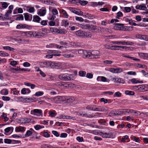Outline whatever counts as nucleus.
Masks as SVG:
<instances>
[{
  "instance_id": "nucleus-1",
  "label": "nucleus",
  "mask_w": 148,
  "mask_h": 148,
  "mask_svg": "<svg viewBox=\"0 0 148 148\" xmlns=\"http://www.w3.org/2000/svg\"><path fill=\"white\" fill-rule=\"evenodd\" d=\"M76 35L82 38L90 37L92 36L91 34L89 32H85L79 30L75 32Z\"/></svg>"
},
{
  "instance_id": "nucleus-2",
  "label": "nucleus",
  "mask_w": 148,
  "mask_h": 148,
  "mask_svg": "<svg viewBox=\"0 0 148 148\" xmlns=\"http://www.w3.org/2000/svg\"><path fill=\"white\" fill-rule=\"evenodd\" d=\"M23 34H24L27 37H32L36 36H43L44 35L42 33H38V32L33 31H28L23 32Z\"/></svg>"
},
{
  "instance_id": "nucleus-3",
  "label": "nucleus",
  "mask_w": 148,
  "mask_h": 148,
  "mask_svg": "<svg viewBox=\"0 0 148 148\" xmlns=\"http://www.w3.org/2000/svg\"><path fill=\"white\" fill-rule=\"evenodd\" d=\"M148 87V84H142L138 86H136L133 87V89L137 92H144L147 90V87Z\"/></svg>"
},
{
  "instance_id": "nucleus-4",
  "label": "nucleus",
  "mask_w": 148,
  "mask_h": 148,
  "mask_svg": "<svg viewBox=\"0 0 148 148\" xmlns=\"http://www.w3.org/2000/svg\"><path fill=\"white\" fill-rule=\"evenodd\" d=\"M66 8L71 12L76 14L80 16H83L84 13L78 9L71 7H67Z\"/></svg>"
},
{
  "instance_id": "nucleus-5",
  "label": "nucleus",
  "mask_w": 148,
  "mask_h": 148,
  "mask_svg": "<svg viewBox=\"0 0 148 148\" xmlns=\"http://www.w3.org/2000/svg\"><path fill=\"white\" fill-rule=\"evenodd\" d=\"M31 114L38 116H42L43 115L42 111L41 110L35 109L30 111Z\"/></svg>"
},
{
  "instance_id": "nucleus-6",
  "label": "nucleus",
  "mask_w": 148,
  "mask_h": 148,
  "mask_svg": "<svg viewBox=\"0 0 148 148\" xmlns=\"http://www.w3.org/2000/svg\"><path fill=\"white\" fill-rule=\"evenodd\" d=\"M51 62L49 61H43L41 62L40 63V65L42 67H45L47 68H51Z\"/></svg>"
},
{
  "instance_id": "nucleus-7",
  "label": "nucleus",
  "mask_w": 148,
  "mask_h": 148,
  "mask_svg": "<svg viewBox=\"0 0 148 148\" xmlns=\"http://www.w3.org/2000/svg\"><path fill=\"white\" fill-rule=\"evenodd\" d=\"M108 71L114 73H119L122 72L123 69L121 68H109Z\"/></svg>"
},
{
  "instance_id": "nucleus-8",
  "label": "nucleus",
  "mask_w": 148,
  "mask_h": 148,
  "mask_svg": "<svg viewBox=\"0 0 148 148\" xmlns=\"http://www.w3.org/2000/svg\"><path fill=\"white\" fill-rule=\"evenodd\" d=\"M65 98L64 96H58L54 97V103H60L62 101H64Z\"/></svg>"
},
{
  "instance_id": "nucleus-9",
  "label": "nucleus",
  "mask_w": 148,
  "mask_h": 148,
  "mask_svg": "<svg viewBox=\"0 0 148 148\" xmlns=\"http://www.w3.org/2000/svg\"><path fill=\"white\" fill-rule=\"evenodd\" d=\"M91 58H97L100 56L99 52L98 51H95L91 52Z\"/></svg>"
},
{
  "instance_id": "nucleus-10",
  "label": "nucleus",
  "mask_w": 148,
  "mask_h": 148,
  "mask_svg": "<svg viewBox=\"0 0 148 148\" xmlns=\"http://www.w3.org/2000/svg\"><path fill=\"white\" fill-rule=\"evenodd\" d=\"M135 8L137 10L143 11H146L147 10V8L146 5L144 3L139 5H137L135 6Z\"/></svg>"
},
{
  "instance_id": "nucleus-11",
  "label": "nucleus",
  "mask_w": 148,
  "mask_h": 148,
  "mask_svg": "<svg viewBox=\"0 0 148 148\" xmlns=\"http://www.w3.org/2000/svg\"><path fill=\"white\" fill-rule=\"evenodd\" d=\"M51 68L58 69L61 67V64L60 63H56L54 62H51Z\"/></svg>"
},
{
  "instance_id": "nucleus-12",
  "label": "nucleus",
  "mask_w": 148,
  "mask_h": 148,
  "mask_svg": "<svg viewBox=\"0 0 148 148\" xmlns=\"http://www.w3.org/2000/svg\"><path fill=\"white\" fill-rule=\"evenodd\" d=\"M13 127H8L6 128L4 130V134L6 135H9L10 134L13 132Z\"/></svg>"
},
{
  "instance_id": "nucleus-13",
  "label": "nucleus",
  "mask_w": 148,
  "mask_h": 148,
  "mask_svg": "<svg viewBox=\"0 0 148 148\" xmlns=\"http://www.w3.org/2000/svg\"><path fill=\"white\" fill-rule=\"evenodd\" d=\"M99 135L103 138H110V137L111 134L110 132H100Z\"/></svg>"
},
{
  "instance_id": "nucleus-14",
  "label": "nucleus",
  "mask_w": 148,
  "mask_h": 148,
  "mask_svg": "<svg viewBox=\"0 0 148 148\" xmlns=\"http://www.w3.org/2000/svg\"><path fill=\"white\" fill-rule=\"evenodd\" d=\"M111 79L112 81L116 83L123 84L125 82V81L122 79L116 77H112Z\"/></svg>"
},
{
  "instance_id": "nucleus-15",
  "label": "nucleus",
  "mask_w": 148,
  "mask_h": 148,
  "mask_svg": "<svg viewBox=\"0 0 148 148\" xmlns=\"http://www.w3.org/2000/svg\"><path fill=\"white\" fill-rule=\"evenodd\" d=\"M35 132V131L31 128L29 130H27L25 133L23 137H27L31 136Z\"/></svg>"
},
{
  "instance_id": "nucleus-16",
  "label": "nucleus",
  "mask_w": 148,
  "mask_h": 148,
  "mask_svg": "<svg viewBox=\"0 0 148 148\" xmlns=\"http://www.w3.org/2000/svg\"><path fill=\"white\" fill-rule=\"evenodd\" d=\"M26 128L24 127L19 126L16 127L15 131L17 132H23L25 131Z\"/></svg>"
},
{
  "instance_id": "nucleus-17",
  "label": "nucleus",
  "mask_w": 148,
  "mask_h": 148,
  "mask_svg": "<svg viewBox=\"0 0 148 148\" xmlns=\"http://www.w3.org/2000/svg\"><path fill=\"white\" fill-rule=\"evenodd\" d=\"M59 79L67 81L68 74L67 73H61L58 76Z\"/></svg>"
},
{
  "instance_id": "nucleus-18",
  "label": "nucleus",
  "mask_w": 148,
  "mask_h": 148,
  "mask_svg": "<svg viewBox=\"0 0 148 148\" xmlns=\"http://www.w3.org/2000/svg\"><path fill=\"white\" fill-rule=\"evenodd\" d=\"M137 38L141 40H143L146 41H148V36L142 35L141 34H138L136 36Z\"/></svg>"
},
{
  "instance_id": "nucleus-19",
  "label": "nucleus",
  "mask_w": 148,
  "mask_h": 148,
  "mask_svg": "<svg viewBox=\"0 0 148 148\" xmlns=\"http://www.w3.org/2000/svg\"><path fill=\"white\" fill-rule=\"evenodd\" d=\"M46 10L45 8H43L39 10L37 14L40 16H44L46 14Z\"/></svg>"
},
{
  "instance_id": "nucleus-20",
  "label": "nucleus",
  "mask_w": 148,
  "mask_h": 148,
  "mask_svg": "<svg viewBox=\"0 0 148 148\" xmlns=\"http://www.w3.org/2000/svg\"><path fill=\"white\" fill-rule=\"evenodd\" d=\"M91 52L87 51L85 50L82 55L83 57L84 58H91Z\"/></svg>"
},
{
  "instance_id": "nucleus-21",
  "label": "nucleus",
  "mask_w": 148,
  "mask_h": 148,
  "mask_svg": "<svg viewBox=\"0 0 148 148\" xmlns=\"http://www.w3.org/2000/svg\"><path fill=\"white\" fill-rule=\"evenodd\" d=\"M138 56L142 58L148 59V53H138Z\"/></svg>"
},
{
  "instance_id": "nucleus-22",
  "label": "nucleus",
  "mask_w": 148,
  "mask_h": 148,
  "mask_svg": "<svg viewBox=\"0 0 148 148\" xmlns=\"http://www.w3.org/2000/svg\"><path fill=\"white\" fill-rule=\"evenodd\" d=\"M31 92L29 88H24L21 90V93L23 95L28 94Z\"/></svg>"
},
{
  "instance_id": "nucleus-23",
  "label": "nucleus",
  "mask_w": 148,
  "mask_h": 148,
  "mask_svg": "<svg viewBox=\"0 0 148 148\" xmlns=\"http://www.w3.org/2000/svg\"><path fill=\"white\" fill-rule=\"evenodd\" d=\"M131 81L132 84H136L138 83H143V81L141 80H139L136 78H133L131 80Z\"/></svg>"
},
{
  "instance_id": "nucleus-24",
  "label": "nucleus",
  "mask_w": 148,
  "mask_h": 148,
  "mask_svg": "<svg viewBox=\"0 0 148 148\" xmlns=\"http://www.w3.org/2000/svg\"><path fill=\"white\" fill-rule=\"evenodd\" d=\"M50 51H51L50 53H53L52 55H53V56H60V51H55V50H52Z\"/></svg>"
},
{
  "instance_id": "nucleus-25",
  "label": "nucleus",
  "mask_w": 148,
  "mask_h": 148,
  "mask_svg": "<svg viewBox=\"0 0 148 148\" xmlns=\"http://www.w3.org/2000/svg\"><path fill=\"white\" fill-rule=\"evenodd\" d=\"M27 25L26 24H20L17 25L16 26V28L18 29H24L27 28Z\"/></svg>"
},
{
  "instance_id": "nucleus-26",
  "label": "nucleus",
  "mask_w": 148,
  "mask_h": 148,
  "mask_svg": "<svg viewBox=\"0 0 148 148\" xmlns=\"http://www.w3.org/2000/svg\"><path fill=\"white\" fill-rule=\"evenodd\" d=\"M108 109V108L106 107H101L98 106V111L99 112H106Z\"/></svg>"
},
{
  "instance_id": "nucleus-27",
  "label": "nucleus",
  "mask_w": 148,
  "mask_h": 148,
  "mask_svg": "<svg viewBox=\"0 0 148 148\" xmlns=\"http://www.w3.org/2000/svg\"><path fill=\"white\" fill-rule=\"evenodd\" d=\"M124 111H125V114L126 113L128 114H135L136 112V111L131 109H125Z\"/></svg>"
},
{
  "instance_id": "nucleus-28",
  "label": "nucleus",
  "mask_w": 148,
  "mask_h": 148,
  "mask_svg": "<svg viewBox=\"0 0 148 148\" xmlns=\"http://www.w3.org/2000/svg\"><path fill=\"white\" fill-rule=\"evenodd\" d=\"M8 90L6 89H3L0 91V93L2 95H8Z\"/></svg>"
},
{
  "instance_id": "nucleus-29",
  "label": "nucleus",
  "mask_w": 148,
  "mask_h": 148,
  "mask_svg": "<svg viewBox=\"0 0 148 148\" xmlns=\"http://www.w3.org/2000/svg\"><path fill=\"white\" fill-rule=\"evenodd\" d=\"M49 116L52 117H55L57 114L56 111L54 110H51L49 111Z\"/></svg>"
},
{
  "instance_id": "nucleus-30",
  "label": "nucleus",
  "mask_w": 148,
  "mask_h": 148,
  "mask_svg": "<svg viewBox=\"0 0 148 148\" xmlns=\"http://www.w3.org/2000/svg\"><path fill=\"white\" fill-rule=\"evenodd\" d=\"M0 4L3 9H5L7 8L10 3L6 2H0Z\"/></svg>"
},
{
  "instance_id": "nucleus-31",
  "label": "nucleus",
  "mask_w": 148,
  "mask_h": 148,
  "mask_svg": "<svg viewBox=\"0 0 148 148\" xmlns=\"http://www.w3.org/2000/svg\"><path fill=\"white\" fill-rule=\"evenodd\" d=\"M114 44H116L118 45H125V41L121 40L119 41H115L112 42Z\"/></svg>"
},
{
  "instance_id": "nucleus-32",
  "label": "nucleus",
  "mask_w": 148,
  "mask_h": 148,
  "mask_svg": "<svg viewBox=\"0 0 148 148\" xmlns=\"http://www.w3.org/2000/svg\"><path fill=\"white\" fill-rule=\"evenodd\" d=\"M77 25L81 28L84 29H87L89 28L88 25H84V23L82 24H78Z\"/></svg>"
},
{
  "instance_id": "nucleus-33",
  "label": "nucleus",
  "mask_w": 148,
  "mask_h": 148,
  "mask_svg": "<svg viewBox=\"0 0 148 148\" xmlns=\"http://www.w3.org/2000/svg\"><path fill=\"white\" fill-rule=\"evenodd\" d=\"M62 85L63 86L65 87H69L71 88L73 87L74 84H67L64 82H62Z\"/></svg>"
},
{
  "instance_id": "nucleus-34",
  "label": "nucleus",
  "mask_w": 148,
  "mask_h": 148,
  "mask_svg": "<svg viewBox=\"0 0 148 148\" xmlns=\"http://www.w3.org/2000/svg\"><path fill=\"white\" fill-rule=\"evenodd\" d=\"M41 20V18L37 15L34 16H33V21L35 22L39 23Z\"/></svg>"
},
{
  "instance_id": "nucleus-35",
  "label": "nucleus",
  "mask_w": 148,
  "mask_h": 148,
  "mask_svg": "<svg viewBox=\"0 0 148 148\" xmlns=\"http://www.w3.org/2000/svg\"><path fill=\"white\" fill-rule=\"evenodd\" d=\"M123 10L124 12L128 13L131 11L132 9L130 7H125L123 8Z\"/></svg>"
},
{
  "instance_id": "nucleus-36",
  "label": "nucleus",
  "mask_w": 148,
  "mask_h": 148,
  "mask_svg": "<svg viewBox=\"0 0 148 148\" xmlns=\"http://www.w3.org/2000/svg\"><path fill=\"white\" fill-rule=\"evenodd\" d=\"M60 12L61 13L63 14L64 18H68L69 15L65 10L63 9H62L60 10Z\"/></svg>"
},
{
  "instance_id": "nucleus-37",
  "label": "nucleus",
  "mask_w": 148,
  "mask_h": 148,
  "mask_svg": "<svg viewBox=\"0 0 148 148\" xmlns=\"http://www.w3.org/2000/svg\"><path fill=\"white\" fill-rule=\"evenodd\" d=\"M50 31L52 33H58V29L56 27H51L50 28Z\"/></svg>"
},
{
  "instance_id": "nucleus-38",
  "label": "nucleus",
  "mask_w": 148,
  "mask_h": 148,
  "mask_svg": "<svg viewBox=\"0 0 148 148\" xmlns=\"http://www.w3.org/2000/svg\"><path fill=\"white\" fill-rule=\"evenodd\" d=\"M63 56L64 58H73L74 56L73 54L71 53L69 54L65 53L63 54Z\"/></svg>"
},
{
  "instance_id": "nucleus-39",
  "label": "nucleus",
  "mask_w": 148,
  "mask_h": 148,
  "mask_svg": "<svg viewBox=\"0 0 148 148\" xmlns=\"http://www.w3.org/2000/svg\"><path fill=\"white\" fill-rule=\"evenodd\" d=\"M27 11L29 13H32L35 11V9L33 7H28L27 8Z\"/></svg>"
},
{
  "instance_id": "nucleus-40",
  "label": "nucleus",
  "mask_w": 148,
  "mask_h": 148,
  "mask_svg": "<svg viewBox=\"0 0 148 148\" xmlns=\"http://www.w3.org/2000/svg\"><path fill=\"white\" fill-rule=\"evenodd\" d=\"M17 11L18 13H21L23 12V10L21 8H18V9L17 8L15 9L13 11V13L14 14H17V13L16 12Z\"/></svg>"
},
{
  "instance_id": "nucleus-41",
  "label": "nucleus",
  "mask_w": 148,
  "mask_h": 148,
  "mask_svg": "<svg viewBox=\"0 0 148 148\" xmlns=\"http://www.w3.org/2000/svg\"><path fill=\"white\" fill-rule=\"evenodd\" d=\"M75 75L72 74H68L67 80H71L75 78Z\"/></svg>"
},
{
  "instance_id": "nucleus-42",
  "label": "nucleus",
  "mask_w": 148,
  "mask_h": 148,
  "mask_svg": "<svg viewBox=\"0 0 148 148\" xmlns=\"http://www.w3.org/2000/svg\"><path fill=\"white\" fill-rule=\"evenodd\" d=\"M133 141L137 143H140V140L138 137H136L135 136H132L131 137Z\"/></svg>"
},
{
  "instance_id": "nucleus-43",
  "label": "nucleus",
  "mask_w": 148,
  "mask_h": 148,
  "mask_svg": "<svg viewBox=\"0 0 148 148\" xmlns=\"http://www.w3.org/2000/svg\"><path fill=\"white\" fill-rule=\"evenodd\" d=\"M34 127L35 128L36 130H39L44 128V126L42 125H36L34 126Z\"/></svg>"
},
{
  "instance_id": "nucleus-44",
  "label": "nucleus",
  "mask_w": 148,
  "mask_h": 148,
  "mask_svg": "<svg viewBox=\"0 0 148 148\" xmlns=\"http://www.w3.org/2000/svg\"><path fill=\"white\" fill-rule=\"evenodd\" d=\"M125 93L126 95H133L135 94V93L134 91L129 90L125 91Z\"/></svg>"
},
{
  "instance_id": "nucleus-45",
  "label": "nucleus",
  "mask_w": 148,
  "mask_h": 148,
  "mask_svg": "<svg viewBox=\"0 0 148 148\" xmlns=\"http://www.w3.org/2000/svg\"><path fill=\"white\" fill-rule=\"evenodd\" d=\"M124 110L125 109L119 110L116 111V113L118 115H121L123 114H125V112Z\"/></svg>"
},
{
  "instance_id": "nucleus-46",
  "label": "nucleus",
  "mask_w": 148,
  "mask_h": 148,
  "mask_svg": "<svg viewBox=\"0 0 148 148\" xmlns=\"http://www.w3.org/2000/svg\"><path fill=\"white\" fill-rule=\"evenodd\" d=\"M51 12L53 15L54 16L58 15V10L55 8L53 9L51 11Z\"/></svg>"
},
{
  "instance_id": "nucleus-47",
  "label": "nucleus",
  "mask_w": 148,
  "mask_h": 148,
  "mask_svg": "<svg viewBox=\"0 0 148 148\" xmlns=\"http://www.w3.org/2000/svg\"><path fill=\"white\" fill-rule=\"evenodd\" d=\"M79 3L82 5H85L88 3V1L85 0H79L78 1Z\"/></svg>"
},
{
  "instance_id": "nucleus-48",
  "label": "nucleus",
  "mask_w": 148,
  "mask_h": 148,
  "mask_svg": "<svg viewBox=\"0 0 148 148\" xmlns=\"http://www.w3.org/2000/svg\"><path fill=\"white\" fill-rule=\"evenodd\" d=\"M24 100L27 103L32 102L34 99L32 97H27L24 99Z\"/></svg>"
},
{
  "instance_id": "nucleus-49",
  "label": "nucleus",
  "mask_w": 148,
  "mask_h": 148,
  "mask_svg": "<svg viewBox=\"0 0 148 148\" xmlns=\"http://www.w3.org/2000/svg\"><path fill=\"white\" fill-rule=\"evenodd\" d=\"M52 146L49 144H45L41 146V148H51Z\"/></svg>"
},
{
  "instance_id": "nucleus-50",
  "label": "nucleus",
  "mask_w": 148,
  "mask_h": 148,
  "mask_svg": "<svg viewBox=\"0 0 148 148\" xmlns=\"http://www.w3.org/2000/svg\"><path fill=\"white\" fill-rule=\"evenodd\" d=\"M67 32L64 29H58V34H64Z\"/></svg>"
},
{
  "instance_id": "nucleus-51",
  "label": "nucleus",
  "mask_w": 148,
  "mask_h": 148,
  "mask_svg": "<svg viewBox=\"0 0 148 148\" xmlns=\"http://www.w3.org/2000/svg\"><path fill=\"white\" fill-rule=\"evenodd\" d=\"M67 51L68 53H70V52L71 53H72V54H73L74 55V54L77 55L78 53V50L76 49L72 50L71 51L68 50Z\"/></svg>"
},
{
  "instance_id": "nucleus-52",
  "label": "nucleus",
  "mask_w": 148,
  "mask_h": 148,
  "mask_svg": "<svg viewBox=\"0 0 148 148\" xmlns=\"http://www.w3.org/2000/svg\"><path fill=\"white\" fill-rule=\"evenodd\" d=\"M44 94V92L43 91L37 92L35 93L34 95L36 97H39L42 95Z\"/></svg>"
},
{
  "instance_id": "nucleus-53",
  "label": "nucleus",
  "mask_w": 148,
  "mask_h": 148,
  "mask_svg": "<svg viewBox=\"0 0 148 148\" xmlns=\"http://www.w3.org/2000/svg\"><path fill=\"white\" fill-rule=\"evenodd\" d=\"M79 74L80 76L84 77L86 75V72L84 71H80L79 72Z\"/></svg>"
},
{
  "instance_id": "nucleus-54",
  "label": "nucleus",
  "mask_w": 148,
  "mask_h": 148,
  "mask_svg": "<svg viewBox=\"0 0 148 148\" xmlns=\"http://www.w3.org/2000/svg\"><path fill=\"white\" fill-rule=\"evenodd\" d=\"M10 64L11 65L13 66H15L18 64V62L16 61L12 60L10 62Z\"/></svg>"
},
{
  "instance_id": "nucleus-55",
  "label": "nucleus",
  "mask_w": 148,
  "mask_h": 148,
  "mask_svg": "<svg viewBox=\"0 0 148 148\" xmlns=\"http://www.w3.org/2000/svg\"><path fill=\"white\" fill-rule=\"evenodd\" d=\"M12 40H14L15 41L17 42L21 41V39L18 37L14 38H13V37H11L10 38V40L12 41Z\"/></svg>"
},
{
  "instance_id": "nucleus-56",
  "label": "nucleus",
  "mask_w": 148,
  "mask_h": 148,
  "mask_svg": "<svg viewBox=\"0 0 148 148\" xmlns=\"http://www.w3.org/2000/svg\"><path fill=\"white\" fill-rule=\"evenodd\" d=\"M75 19L76 20L81 22H83L84 21V19L81 17L75 16Z\"/></svg>"
},
{
  "instance_id": "nucleus-57",
  "label": "nucleus",
  "mask_w": 148,
  "mask_h": 148,
  "mask_svg": "<svg viewBox=\"0 0 148 148\" xmlns=\"http://www.w3.org/2000/svg\"><path fill=\"white\" fill-rule=\"evenodd\" d=\"M123 16V14L122 13L119 11L116 14V18H119L120 17H122Z\"/></svg>"
},
{
  "instance_id": "nucleus-58",
  "label": "nucleus",
  "mask_w": 148,
  "mask_h": 148,
  "mask_svg": "<svg viewBox=\"0 0 148 148\" xmlns=\"http://www.w3.org/2000/svg\"><path fill=\"white\" fill-rule=\"evenodd\" d=\"M121 93L119 91H118L115 92L114 95V97H120L121 96Z\"/></svg>"
},
{
  "instance_id": "nucleus-59",
  "label": "nucleus",
  "mask_w": 148,
  "mask_h": 148,
  "mask_svg": "<svg viewBox=\"0 0 148 148\" xmlns=\"http://www.w3.org/2000/svg\"><path fill=\"white\" fill-rule=\"evenodd\" d=\"M46 100L52 103H54V97L51 98H47Z\"/></svg>"
},
{
  "instance_id": "nucleus-60",
  "label": "nucleus",
  "mask_w": 148,
  "mask_h": 148,
  "mask_svg": "<svg viewBox=\"0 0 148 148\" xmlns=\"http://www.w3.org/2000/svg\"><path fill=\"white\" fill-rule=\"evenodd\" d=\"M50 45H51V46H51V47H56V48H58L59 49H60L61 47H62V46L59 47V45H57L56 44L51 43L50 44Z\"/></svg>"
},
{
  "instance_id": "nucleus-61",
  "label": "nucleus",
  "mask_w": 148,
  "mask_h": 148,
  "mask_svg": "<svg viewBox=\"0 0 148 148\" xmlns=\"http://www.w3.org/2000/svg\"><path fill=\"white\" fill-rule=\"evenodd\" d=\"M9 56V54L8 53L0 51V56Z\"/></svg>"
},
{
  "instance_id": "nucleus-62",
  "label": "nucleus",
  "mask_w": 148,
  "mask_h": 148,
  "mask_svg": "<svg viewBox=\"0 0 148 148\" xmlns=\"http://www.w3.org/2000/svg\"><path fill=\"white\" fill-rule=\"evenodd\" d=\"M12 11H11L10 10H8L7 11V12L5 13V16L6 17H8L10 14H11Z\"/></svg>"
},
{
  "instance_id": "nucleus-63",
  "label": "nucleus",
  "mask_w": 148,
  "mask_h": 148,
  "mask_svg": "<svg viewBox=\"0 0 148 148\" xmlns=\"http://www.w3.org/2000/svg\"><path fill=\"white\" fill-rule=\"evenodd\" d=\"M2 99L4 101H9L10 99V98L8 97L3 96L2 97Z\"/></svg>"
},
{
  "instance_id": "nucleus-64",
  "label": "nucleus",
  "mask_w": 148,
  "mask_h": 148,
  "mask_svg": "<svg viewBox=\"0 0 148 148\" xmlns=\"http://www.w3.org/2000/svg\"><path fill=\"white\" fill-rule=\"evenodd\" d=\"M23 16L22 15H21L16 18V20L17 21H21L23 20Z\"/></svg>"
}]
</instances>
